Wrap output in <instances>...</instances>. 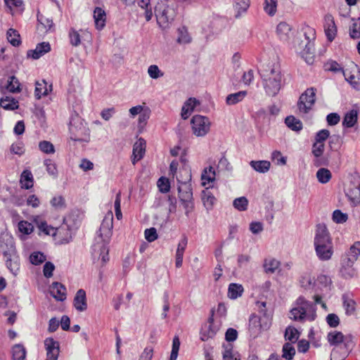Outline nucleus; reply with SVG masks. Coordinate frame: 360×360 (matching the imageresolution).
<instances>
[{"mask_svg": "<svg viewBox=\"0 0 360 360\" xmlns=\"http://www.w3.org/2000/svg\"><path fill=\"white\" fill-rule=\"evenodd\" d=\"M113 227V215L109 212L103 218L98 231V236L96 242L92 246V257L95 259H101L104 265L109 261V248L108 244L112 236Z\"/></svg>", "mask_w": 360, "mask_h": 360, "instance_id": "nucleus-1", "label": "nucleus"}, {"mask_svg": "<svg viewBox=\"0 0 360 360\" xmlns=\"http://www.w3.org/2000/svg\"><path fill=\"white\" fill-rule=\"evenodd\" d=\"M259 73L266 94L270 96H276L283 86L280 66L275 63L263 65L259 69Z\"/></svg>", "mask_w": 360, "mask_h": 360, "instance_id": "nucleus-2", "label": "nucleus"}, {"mask_svg": "<svg viewBox=\"0 0 360 360\" xmlns=\"http://www.w3.org/2000/svg\"><path fill=\"white\" fill-rule=\"evenodd\" d=\"M314 245L316 256L320 260L327 261L331 258L333 254V243L325 225L319 224L316 226Z\"/></svg>", "mask_w": 360, "mask_h": 360, "instance_id": "nucleus-3", "label": "nucleus"}, {"mask_svg": "<svg viewBox=\"0 0 360 360\" xmlns=\"http://www.w3.org/2000/svg\"><path fill=\"white\" fill-rule=\"evenodd\" d=\"M0 251L2 253L6 267L16 275L20 269V259L17 253L13 238L4 234L0 237Z\"/></svg>", "mask_w": 360, "mask_h": 360, "instance_id": "nucleus-4", "label": "nucleus"}, {"mask_svg": "<svg viewBox=\"0 0 360 360\" xmlns=\"http://www.w3.org/2000/svg\"><path fill=\"white\" fill-rule=\"evenodd\" d=\"M316 307L313 302L300 296L296 300L294 307L290 311V318L300 322H304L306 320L313 321L316 317Z\"/></svg>", "mask_w": 360, "mask_h": 360, "instance_id": "nucleus-5", "label": "nucleus"}, {"mask_svg": "<svg viewBox=\"0 0 360 360\" xmlns=\"http://www.w3.org/2000/svg\"><path fill=\"white\" fill-rule=\"evenodd\" d=\"M176 15V5L172 0H159L155 6V15L160 27L166 29Z\"/></svg>", "mask_w": 360, "mask_h": 360, "instance_id": "nucleus-6", "label": "nucleus"}, {"mask_svg": "<svg viewBox=\"0 0 360 360\" xmlns=\"http://www.w3.org/2000/svg\"><path fill=\"white\" fill-rule=\"evenodd\" d=\"M303 36L304 39L297 38L294 46L305 62L311 65L314 61L315 56L314 44L311 41L315 39V32L314 30L309 28L308 32H305Z\"/></svg>", "mask_w": 360, "mask_h": 360, "instance_id": "nucleus-7", "label": "nucleus"}, {"mask_svg": "<svg viewBox=\"0 0 360 360\" xmlns=\"http://www.w3.org/2000/svg\"><path fill=\"white\" fill-rule=\"evenodd\" d=\"M70 139L74 141L89 142V129L82 119L77 115L72 116L70 121Z\"/></svg>", "mask_w": 360, "mask_h": 360, "instance_id": "nucleus-8", "label": "nucleus"}, {"mask_svg": "<svg viewBox=\"0 0 360 360\" xmlns=\"http://www.w3.org/2000/svg\"><path fill=\"white\" fill-rule=\"evenodd\" d=\"M39 229L44 232L46 235L49 236H60L63 232H65V237H63L58 243L60 245L69 243L72 240V236L70 230L68 228L60 226L55 229L51 226H49L46 221H41L38 225Z\"/></svg>", "mask_w": 360, "mask_h": 360, "instance_id": "nucleus-9", "label": "nucleus"}, {"mask_svg": "<svg viewBox=\"0 0 360 360\" xmlns=\"http://www.w3.org/2000/svg\"><path fill=\"white\" fill-rule=\"evenodd\" d=\"M193 133L197 136H204L210 131V122L207 117L196 115L191 119Z\"/></svg>", "mask_w": 360, "mask_h": 360, "instance_id": "nucleus-10", "label": "nucleus"}, {"mask_svg": "<svg viewBox=\"0 0 360 360\" xmlns=\"http://www.w3.org/2000/svg\"><path fill=\"white\" fill-rule=\"evenodd\" d=\"M185 172L186 174V177L184 181L177 179L179 184L178 186L179 198L181 202L193 200L192 188L189 183L191 180V174L186 170H185Z\"/></svg>", "mask_w": 360, "mask_h": 360, "instance_id": "nucleus-11", "label": "nucleus"}, {"mask_svg": "<svg viewBox=\"0 0 360 360\" xmlns=\"http://www.w3.org/2000/svg\"><path fill=\"white\" fill-rule=\"evenodd\" d=\"M348 199L355 205L360 202V179L354 176L345 188Z\"/></svg>", "mask_w": 360, "mask_h": 360, "instance_id": "nucleus-12", "label": "nucleus"}, {"mask_svg": "<svg viewBox=\"0 0 360 360\" xmlns=\"http://www.w3.org/2000/svg\"><path fill=\"white\" fill-rule=\"evenodd\" d=\"M315 91L314 88L307 89L299 99L297 105L300 112L307 113L315 102Z\"/></svg>", "mask_w": 360, "mask_h": 360, "instance_id": "nucleus-13", "label": "nucleus"}, {"mask_svg": "<svg viewBox=\"0 0 360 360\" xmlns=\"http://www.w3.org/2000/svg\"><path fill=\"white\" fill-rule=\"evenodd\" d=\"M360 255V241L355 242L347 253L342 257L341 264L344 269L350 268Z\"/></svg>", "mask_w": 360, "mask_h": 360, "instance_id": "nucleus-14", "label": "nucleus"}, {"mask_svg": "<svg viewBox=\"0 0 360 360\" xmlns=\"http://www.w3.org/2000/svg\"><path fill=\"white\" fill-rule=\"evenodd\" d=\"M332 281L326 275H319L314 280L312 290L316 293L328 294L331 290Z\"/></svg>", "mask_w": 360, "mask_h": 360, "instance_id": "nucleus-15", "label": "nucleus"}, {"mask_svg": "<svg viewBox=\"0 0 360 360\" xmlns=\"http://www.w3.org/2000/svg\"><path fill=\"white\" fill-rule=\"evenodd\" d=\"M213 318L210 317L208 322L206 323L200 330V340L202 341H207L209 339L213 338L218 332L219 327L214 323Z\"/></svg>", "mask_w": 360, "mask_h": 360, "instance_id": "nucleus-16", "label": "nucleus"}, {"mask_svg": "<svg viewBox=\"0 0 360 360\" xmlns=\"http://www.w3.org/2000/svg\"><path fill=\"white\" fill-rule=\"evenodd\" d=\"M292 26L286 22H281L276 27V34L283 41H289L294 37Z\"/></svg>", "mask_w": 360, "mask_h": 360, "instance_id": "nucleus-17", "label": "nucleus"}, {"mask_svg": "<svg viewBox=\"0 0 360 360\" xmlns=\"http://www.w3.org/2000/svg\"><path fill=\"white\" fill-rule=\"evenodd\" d=\"M46 350V356L51 360H58L60 352V344L52 338H47L44 340Z\"/></svg>", "mask_w": 360, "mask_h": 360, "instance_id": "nucleus-18", "label": "nucleus"}, {"mask_svg": "<svg viewBox=\"0 0 360 360\" xmlns=\"http://www.w3.org/2000/svg\"><path fill=\"white\" fill-rule=\"evenodd\" d=\"M351 342L344 343L342 345L335 347L330 354V360H344L351 349Z\"/></svg>", "mask_w": 360, "mask_h": 360, "instance_id": "nucleus-19", "label": "nucleus"}, {"mask_svg": "<svg viewBox=\"0 0 360 360\" xmlns=\"http://www.w3.org/2000/svg\"><path fill=\"white\" fill-rule=\"evenodd\" d=\"M262 318L257 315L252 314L249 319L248 331L252 338H257L261 333L262 328H264L261 323Z\"/></svg>", "mask_w": 360, "mask_h": 360, "instance_id": "nucleus-20", "label": "nucleus"}, {"mask_svg": "<svg viewBox=\"0 0 360 360\" xmlns=\"http://www.w3.org/2000/svg\"><path fill=\"white\" fill-rule=\"evenodd\" d=\"M49 291L57 301L63 302L66 299V288L59 282H53L49 287Z\"/></svg>", "mask_w": 360, "mask_h": 360, "instance_id": "nucleus-21", "label": "nucleus"}, {"mask_svg": "<svg viewBox=\"0 0 360 360\" xmlns=\"http://www.w3.org/2000/svg\"><path fill=\"white\" fill-rule=\"evenodd\" d=\"M51 51V46L49 42H41L37 45L35 49L29 50L27 53L28 58L33 59H39L40 57L44 56L45 53Z\"/></svg>", "mask_w": 360, "mask_h": 360, "instance_id": "nucleus-22", "label": "nucleus"}, {"mask_svg": "<svg viewBox=\"0 0 360 360\" xmlns=\"http://www.w3.org/2000/svg\"><path fill=\"white\" fill-rule=\"evenodd\" d=\"M146 150V141L143 139H139L133 146V158L131 162L135 165L136 162L143 158Z\"/></svg>", "mask_w": 360, "mask_h": 360, "instance_id": "nucleus-23", "label": "nucleus"}, {"mask_svg": "<svg viewBox=\"0 0 360 360\" xmlns=\"http://www.w3.org/2000/svg\"><path fill=\"white\" fill-rule=\"evenodd\" d=\"M324 29L328 40L332 41L335 37L337 27L331 15H326Z\"/></svg>", "mask_w": 360, "mask_h": 360, "instance_id": "nucleus-24", "label": "nucleus"}, {"mask_svg": "<svg viewBox=\"0 0 360 360\" xmlns=\"http://www.w3.org/2000/svg\"><path fill=\"white\" fill-rule=\"evenodd\" d=\"M74 307L79 311H84L87 309L86 292L79 289L74 297Z\"/></svg>", "mask_w": 360, "mask_h": 360, "instance_id": "nucleus-25", "label": "nucleus"}, {"mask_svg": "<svg viewBox=\"0 0 360 360\" xmlns=\"http://www.w3.org/2000/svg\"><path fill=\"white\" fill-rule=\"evenodd\" d=\"M95 25L98 30L103 29L105 25L106 15L103 9L96 7L94 11Z\"/></svg>", "mask_w": 360, "mask_h": 360, "instance_id": "nucleus-26", "label": "nucleus"}, {"mask_svg": "<svg viewBox=\"0 0 360 360\" xmlns=\"http://www.w3.org/2000/svg\"><path fill=\"white\" fill-rule=\"evenodd\" d=\"M280 264L281 262L275 258H266L263 264L264 270L266 274H274L279 268Z\"/></svg>", "mask_w": 360, "mask_h": 360, "instance_id": "nucleus-27", "label": "nucleus"}, {"mask_svg": "<svg viewBox=\"0 0 360 360\" xmlns=\"http://www.w3.org/2000/svg\"><path fill=\"white\" fill-rule=\"evenodd\" d=\"M327 339L331 345H334V347L345 343L343 334L339 331L330 332L327 335Z\"/></svg>", "mask_w": 360, "mask_h": 360, "instance_id": "nucleus-28", "label": "nucleus"}, {"mask_svg": "<svg viewBox=\"0 0 360 360\" xmlns=\"http://www.w3.org/2000/svg\"><path fill=\"white\" fill-rule=\"evenodd\" d=\"M249 6L250 0H235V18H239L240 17H241L243 14L247 12Z\"/></svg>", "mask_w": 360, "mask_h": 360, "instance_id": "nucleus-29", "label": "nucleus"}, {"mask_svg": "<svg viewBox=\"0 0 360 360\" xmlns=\"http://www.w3.org/2000/svg\"><path fill=\"white\" fill-rule=\"evenodd\" d=\"M246 91H240L234 94H229L226 98V103L228 105H233L242 101L247 96Z\"/></svg>", "mask_w": 360, "mask_h": 360, "instance_id": "nucleus-30", "label": "nucleus"}, {"mask_svg": "<svg viewBox=\"0 0 360 360\" xmlns=\"http://www.w3.org/2000/svg\"><path fill=\"white\" fill-rule=\"evenodd\" d=\"M358 113L355 110L347 112L343 118L342 125L345 127L350 128L354 126L357 122Z\"/></svg>", "mask_w": 360, "mask_h": 360, "instance_id": "nucleus-31", "label": "nucleus"}, {"mask_svg": "<svg viewBox=\"0 0 360 360\" xmlns=\"http://www.w3.org/2000/svg\"><path fill=\"white\" fill-rule=\"evenodd\" d=\"M250 166L259 173L267 172L271 167V163L267 160H252L250 162Z\"/></svg>", "mask_w": 360, "mask_h": 360, "instance_id": "nucleus-32", "label": "nucleus"}, {"mask_svg": "<svg viewBox=\"0 0 360 360\" xmlns=\"http://www.w3.org/2000/svg\"><path fill=\"white\" fill-rule=\"evenodd\" d=\"M243 287L240 284L231 283L229 285L228 297L232 300L237 299L240 297L243 292Z\"/></svg>", "mask_w": 360, "mask_h": 360, "instance_id": "nucleus-33", "label": "nucleus"}, {"mask_svg": "<svg viewBox=\"0 0 360 360\" xmlns=\"http://www.w3.org/2000/svg\"><path fill=\"white\" fill-rule=\"evenodd\" d=\"M0 106L5 110H13L18 108V101L13 97L6 96L0 100Z\"/></svg>", "mask_w": 360, "mask_h": 360, "instance_id": "nucleus-34", "label": "nucleus"}, {"mask_svg": "<svg viewBox=\"0 0 360 360\" xmlns=\"http://www.w3.org/2000/svg\"><path fill=\"white\" fill-rule=\"evenodd\" d=\"M285 123L288 128L295 131H300L302 129V123L292 115L288 116L285 119Z\"/></svg>", "mask_w": 360, "mask_h": 360, "instance_id": "nucleus-35", "label": "nucleus"}, {"mask_svg": "<svg viewBox=\"0 0 360 360\" xmlns=\"http://www.w3.org/2000/svg\"><path fill=\"white\" fill-rule=\"evenodd\" d=\"M49 94V89L47 87V83L45 80L36 82V86L34 90V96L37 99H40L43 96H46Z\"/></svg>", "mask_w": 360, "mask_h": 360, "instance_id": "nucleus-36", "label": "nucleus"}, {"mask_svg": "<svg viewBox=\"0 0 360 360\" xmlns=\"http://www.w3.org/2000/svg\"><path fill=\"white\" fill-rule=\"evenodd\" d=\"M21 187L29 189L33 186V176L30 171L25 170L20 177Z\"/></svg>", "mask_w": 360, "mask_h": 360, "instance_id": "nucleus-37", "label": "nucleus"}, {"mask_svg": "<svg viewBox=\"0 0 360 360\" xmlns=\"http://www.w3.org/2000/svg\"><path fill=\"white\" fill-rule=\"evenodd\" d=\"M13 360H25L26 358V349L22 345H15L12 348Z\"/></svg>", "mask_w": 360, "mask_h": 360, "instance_id": "nucleus-38", "label": "nucleus"}, {"mask_svg": "<svg viewBox=\"0 0 360 360\" xmlns=\"http://www.w3.org/2000/svg\"><path fill=\"white\" fill-rule=\"evenodd\" d=\"M6 37L8 42L13 46H18L21 44L20 36L18 32L13 28L8 29Z\"/></svg>", "mask_w": 360, "mask_h": 360, "instance_id": "nucleus-39", "label": "nucleus"}, {"mask_svg": "<svg viewBox=\"0 0 360 360\" xmlns=\"http://www.w3.org/2000/svg\"><path fill=\"white\" fill-rule=\"evenodd\" d=\"M316 178L320 183L326 184L332 178V174L329 169L321 168L316 172Z\"/></svg>", "mask_w": 360, "mask_h": 360, "instance_id": "nucleus-40", "label": "nucleus"}, {"mask_svg": "<svg viewBox=\"0 0 360 360\" xmlns=\"http://www.w3.org/2000/svg\"><path fill=\"white\" fill-rule=\"evenodd\" d=\"M352 20L353 22L349 27V36L352 39H359L360 38V18H352Z\"/></svg>", "mask_w": 360, "mask_h": 360, "instance_id": "nucleus-41", "label": "nucleus"}, {"mask_svg": "<svg viewBox=\"0 0 360 360\" xmlns=\"http://www.w3.org/2000/svg\"><path fill=\"white\" fill-rule=\"evenodd\" d=\"M282 352V357L287 360H292L295 354V347L289 342L283 345Z\"/></svg>", "mask_w": 360, "mask_h": 360, "instance_id": "nucleus-42", "label": "nucleus"}, {"mask_svg": "<svg viewBox=\"0 0 360 360\" xmlns=\"http://www.w3.org/2000/svg\"><path fill=\"white\" fill-rule=\"evenodd\" d=\"M300 333L298 330L292 326H288L285 329V338L292 343L295 342L299 338Z\"/></svg>", "mask_w": 360, "mask_h": 360, "instance_id": "nucleus-43", "label": "nucleus"}, {"mask_svg": "<svg viewBox=\"0 0 360 360\" xmlns=\"http://www.w3.org/2000/svg\"><path fill=\"white\" fill-rule=\"evenodd\" d=\"M6 87L8 91L12 93L20 91V83L15 76L9 77Z\"/></svg>", "mask_w": 360, "mask_h": 360, "instance_id": "nucleus-44", "label": "nucleus"}, {"mask_svg": "<svg viewBox=\"0 0 360 360\" xmlns=\"http://www.w3.org/2000/svg\"><path fill=\"white\" fill-rule=\"evenodd\" d=\"M202 200L203 201L205 207H206L207 210H209L212 208L216 200V198L211 192L205 191L203 193Z\"/></svg>", "mask_w": 360, "mask_h": 360, "instance_id": "nucleus-45", "label": "nucleus"}, {"mask_svg": "<svg viewBox=\"0 0 360 360\" xmlns=\"http://www.w3.org/2000/svg\"><path fill=\"white\" fill-rule=\"evenodd\" d=\"M201 179L203 181L202 185H205L207 180L208 183L212 182L215 179V171L212 167H209L208 169H205L204 172L202 174Z\"/></svg>", "mask_w": 360, "mask_h": 360, "instance_id": "nucleus-46", "label": "nucleus"}, {"mask_svg": "<svg viewBox=\"0 0 360 360\" xmlns=\"http://www.w3.org/2000/svg\"><path fill=\"white\" fill-rule=\"evenodd\" d=\"M276 0H264V9L265 12L271 16L275 15L276 12Z\"/></svg>", "mask_w": 360, "mask_h": 360, "instance_id": "nucleus-47", "label": "nucleus"}, {"mask_svg": "<svg viewBox=\"0 0 360 360\" xmlns=\"http://www.w3.org/2000/svg\"><path fill=\"white\" fill-rule=\"evenodd\" d=\"M39 150L46 154H53L55 153L54 146L49 141H41L39 143Z\"/></svg>", "mask_w": 360, "mask_h": 360, "instance_id": "nucleus-48", "label": "nucleus"}, {"mask_svg": "<svg viewBox=\"0 0 360 360\" xmlns=\"http://www.w3.org/2000/svg\"><path fill=\"white\" fill-rule=\"evenodd\" d=\"M343 307L345 309L347 315H352L355 311V302L352 299H348L345 296H343Z\"/></svg>", "mask_w": 360, "mask_h": 360, "instance_id": "nucleus-49", "label": "nucleus"}, {"mask_svg": "<svg viewBox=\"0 0 360 360\" xmlns=\"http://www.w3.org/2000/svg\"><path fill=\"white\" fill-rule=\"evenodd\" d=\"M233 205L239 211H245L248 209V200L243 196L237 198L233 200Z\"/></svg>", "mask_w": 360, "mask_h": 360, "instance_id": "nucleus-50", "label": "nucleus"}, {"mask_svg": "<svg viewBox=\"0 0 360 360\" xmlns=\"http://www.w3.org/2000/svg\"><path fill=\"white\" fill-rule=\"evenodd\" d=\"M333 221L337 224H343L348 219V215L340 210H335L333 212Z\"/></svg>", "mask_w": 360, "mask_h": 360, "instance_id": "nucleus-51", "label": "nucleus"}, {"mask_svg": "<svg viewBox=\"0 0 360 360\" xmlns=\"http://www.w3.org/2000/svg\"><path fill=\"white\" fill-rule=\"evenodd\" d=\"M178 34L177 41L179 43L187 44L191 41V38L185 27H182L178 29Z\"/></svg>", "mask_w": 360, "mask_h": 360, "instance_id": "nucleus-52", "label": "nucleus"}, {"mask_svg": "<svg viewBox=\"0 0 360 360\" xmlns=\"http://www.w3.org/2000/svg\"><path fill=\"white\" fill-rule=\"evenodd\" d=\"M224 352L223 353V359L224 360H240L237 357L236 354L233 353L231 345L229 344L227 346H225L224 345Z\"/></svg>", "mask_w": 360, "mask_h": 360, "instance_id": "nucleus-53", "label": "nucleus"}, {"mask_svg": "<svg viewBox=\"0 0 360 360\" xmlns=\"http://www.w3.org/2000/svg\"><path fill=\"white\" fill-rule=\"evenodd\" d=\"M51 205L56 210H62L65 207V199L63 196L53 197L51 200Z\"/></svg>", "mask_w": 360, "mask_h": 360, "instance_id": "nucleus-54", "label": "nucleus"}, {"mask_svg": "<svg viewBox=\"0 0 360 360\" xmlns=\"http://www.w3.org/2000/svg\"><path fill=\"white\" fill-rule=\"evenodd\" d=\"M30 259L32 264L39 265L46 260V256L40 252H36L31 254Z\"/></svg>", "mask_w": 360, "mask_h": 360, "instance_id": "nucleus-55", "label": "nucleus"}, {"mask_svg": "<svg viewBox=\"0 0 360 360\" xmlns=\"http://www.w3.org/2000/svg\"><path fill=\"white\" fill-rule=\"evenodd\" d=\"M34 229L33 225L26 221H21L18 223L19 231L24 234H30L32 232Z\"/></svg>", "mask_w": 360, "mask_h": 360, "instance_id": "nucleus-56", "label": "nucleus"}, {"mask_svg": "<svg viewBox=\"0 0 360 360\" xmlns=\"http://www.w3.org/2000/svg\"><path fill=\"white\" fill-rule=\"evenodd\" d=\"M158 186L160 191L164 193H167L170 189V183L168 179L163 176L158 179Z\"/></svg>", "mask_w": 360, "mask_h": 360, "instance_id": "nucleus-57", "label": "nucleus"}, {"mask_svg": "<svg viewBox=\"0 0 360 360\" xmlns=\"http://www.w3.org/2000/svg\"><path fill=\"white\" fill-rule=\"evenodd\" d=\"M37 20L46 30V31L50 30L53 26L52 19L46 18L43 15H37Z\"/></svg>", "mask_w": 360, "mask_h": 360, "instance_id": "nucleus-58", "label": "nucleus"}, {"mask_svg": "<svg viewBox=\"0 0 360 360\" xmlns=\"http://www.w3.org/2000/svg\"><path fill=\"white\" fill-rule=\"evenodd\" d=\"M148 73L152 79H158L163 76V72L160 71L156 65H150L148 68Z\"/></svg>", "mask_w": 360, "mask_h": 360, "instance_id": "nucleus-59", "label": "nucleus"}, {"mask_svg": "<svg viewBox=\"0 0 360 360\" xmlns=\"http://www.w3.org/2000/svg\"><path fill=\"white\" fill-rule=\"evenodd\" d=\"M325 149V144L324 143H320L317 142H314L312 145V154L316 158H320Z\"/></svg>", "mask_w": 360, "mask_h": 360, "instance_id": "nucleus-60", "label": "nucleus"}, {"mask_svg": "<svg viewBox=\"0 0 360 360\" xmlns=\"http://www.w3.org/2000/svg\"><path fill=\"white\" fill-rule=\"evenodd\" d=\"M330 137V131L328 129L319 131L315 136V142L324 143V141Z\"/></svg>", "mask_w": 360, "mask_h": 360, "instance_id": "nucleus-61", "label": "nucleus"}, {"mask_svg": "<svg viewBox=\"0 0 360 360\" xmlns=\"http://www.w3.org/2000/svg\"><path fill=\"white\" fill-rule=\"evenodd\" d=\"M69 37L70 40V44L74 46H77L80 44L81 39L80 35L77 31L74 29H71L69 32Z\"/></svg>", "mask_w": 360, "mask_h": 360, "instance_id": "nucleus-62", "label": "nucleus"}, {"mask_svg": "<svg viewBox=\"0 0 360 360\" xmlns=\"http://www.w3.org/2000/svg\"><path fill=\"white\" fill-rule=\"evenodd\" d=\"M44 165L46 167L47 172L53 176H56L58 174V170L56 168V164L52 162V161L49 159H46L44 160Z\"/></svg>", "mask_w": 360, "mask_h": 360, "instance_id": "nucleus-63", "label": "nucleus"}, {"mask_svg": "<svg viewBox=\"0 0 360 360\" xmlns=\"http://www.w3.org/2000/svg\"><path fill=\"white\" fill-rule=\"evenodd\" d=\"M145 238L147 241L151 243L158 238V233L155 228H150L145 230Z\"/></svg>", "mask_w": 360, "mask_h": 360, "instance_id": "nucleus-64", "label": "nucleus"}]
</instances>
